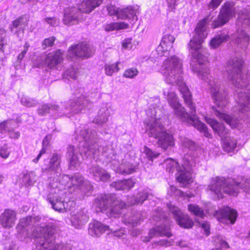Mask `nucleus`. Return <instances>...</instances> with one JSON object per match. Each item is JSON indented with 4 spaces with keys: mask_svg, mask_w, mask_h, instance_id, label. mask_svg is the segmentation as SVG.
Masks as SVG:
<instances>
[{
    "mask_svg": "<svg viewBox=\"0 0 250 250\" xmlns=\"http://www.w3.org/2000/svg\"><path fill=\"white\" fill-rule=\"evenodd\" d=\"M212 19L209 17L200 21L195 29L194 35L188 43V50L197 63L192 66L193 71L199 78L207 82L210 86V93L214 103L218 109L213 107V113L220 119L225 121L232 128L241 129V123L236 117H231L222 110L228 104L227 94L221 88L220 84L210 75L209 70L206 65L207 57L202 54V44L208 36L207 24Z\"/></svg>",
    "mask_w": 250,
    "mask_h": 250,
    "instance_id": "nucleus-1",
    "label": "nucleus"
},
{
    "mask_svg": "<svg viewBox=\"0 0 250 250\" xmlns=\"http://www.w3.org/2000/svg\"><path fill=\"white\" fill-rule=\"evenodd\" d=\"M60 156L57 153L51 157L45 171L50 175L49 178L56 179L59 183L55 186L51 185L52 188L48 196V200L54 209L58 211H64L70 209L73 202L69 200V197L65 196L67 194V189L73 188V190L81 188L86 196H89L92 190V186L89 181H84L83 177L79 173L73 176L63 175L61 178V170L59 167Z\"/></svg>",
    "mask_w": 250,
    "mask_h": 250,
    "instance_id": "nucleus-2",
    "label": "nucleus"
},
{
    "mask_svg": "<svg viewBox=\"0 0 250 250\" xmlns=\"http://www.w3.org/2000/svg\"><path fill=\"white\" fill-rule=\"evenodd\" d=\"M174 41L173 36L166 34L162 38L157 49L161 56H170L163 62L160 72L164 76L167 83L178 86L185 103L192 114L195 112V108L192 102L190 92L182 78V61L177 56L173 55L174 53L173 48Z\"/></svg>",
    "mask_w": 250,
    "mask_h": 250,
    "instance_id": "nucleus-3",
    "label": "nucleus"
},
{
    "mask_svg": "<svg viewBox=\"0 0 250 250\" xmlns=\"http://www.w3.org/2000/svg\"><path fill=\"white\" fill-rule=\"evenodd\" d=\"M243 61L238 57L230 59L227 64L226 71L231 83L240 91L236 92V108L239 117L250 118V75L248 73L241 72Z\"/></svg>",
    "mask_w": 250,
    "mask_h": 250,
    "instance_id": "nucleus-4",
    "label": "nucleus"
},
{
    "mask_svg": "<svg viewBox=\"0 0 250 250\" xmlns=\"http://www.w3.org/2000/svg\"><path fill=\"white\" fill-rule=\"evenodd\" d=\"M76 140L80 143L79 149L74 146H69L67 152V159L69 163V168L72 169H77L82 161L81 153L80 150L84 153L87 158H95V155H102L104 146H99L100 139L95 130L86 129L77 130L76 131Z\"/></svg>",
    "mask_w": 250,
    "mask_h": 250,
    "instance_id": "nucleus-5",
    "label": "nucleus"
},
{
    "mask_svg": "<svg viewBox=\"0 0 250 250\" xmlns=\"http://www.w3.org/2000/svg\"><path fill=\"white\" fill-rule=\"evenodd\" d=\"M158 109L154 108L148 109L146 114L149 119L145 122L146 131L148 136L157 140L159 147L164 150L171 148L174 145V139L173 135L167 132L163 125L162 119L157 117Z\"/></svg>",
    "mask_w": 250,
    "mask_h": 250,
    "instance_id": "nucleus-6",
    "label": "nucleus"
},
{
    "mask_svg": "<svg viewBox=\"0 0 250 250\" xmlns=\"http://www.w3.org/2000/svg\"><path fill=\"white\" fill-rule=\"evenodd\" d=\"M55 231L52 226L43 225L40 227L37 224L31 235L35 241V247L33 250H78L70 244H55L53 236Z\"/></svg>",
    "mask_w": 250,
    "mask_h": 250,
    "instance_id": "nucleus-7",
    "label": "nucleus"
},
{
    "mask_svg": "<svg viewBox=\"0 0 250 250\" xmlns=\"http://www.w3.org/2000/svg\"><path fill=\"white\" fill-rule=\"evenodd\" d=\"M163 94L169 105L173 109L175 114L182 121L193 125L207 138L211 137L205 125L201 122L195 115L190 116L179 103L178 97L171 87L165 88Z\"/></svg>",
    "mask_w": 250,
    "mask_h": 250,
    "instance_id": "nucleus-8",
    "label": "nucleus"
},
{
    "mask_svg": "<svg viewBox=\"0 0 250 250\" xmlns=\"http://www.w3.org/2000/svg\"><path fill=\"white\" fill-rule=\"evenodd\" d=\"M240 188L250 194V179L245 180L244 183L241 184L234 179L226 180L222 177H215L211 179L208 188L219 199L224 197V193L236 196Z\"/></svg>",
    "mask_w": 250,
    "mask_h": 250,
    "instance_id": "nucleus-9",
    "label": "nucleus"
},
{
    "mask_svg": "<svg viewBox=\"0 0 250 250\" xmlns=\"http://www.w3.org/2000/svg\"><path fill=\"white\" fill-rule=\"evenodd\" d=\"M240 188L250 194V179L245 180L244 183L241 184L234 179L226 180L222 177H215L211 179L208 188L219 199L224 197V193L236 196Z\"/></svg>",
    "mask_w": 250,
    "mask_h": 250,
    "instance_id": "nucleus-10",
    "label": "nucleus"
},
{
    "mask_svg": "<svg viewBox=\"0 0 250 250\" xmlns=\"http://www.w3.org/2000/svg\"><path fill=\"white\" fill-rule=\"evenodd\" d=\"M165 164L169 173H173L175 169H177L178 174L177 179L182 186H186L192 182V167L195 166V162L192 157L185 156L182 167H178V163L170 158L167 159Z\"/></svg>",
    "mask_w": 250,
    "mask_h": 250,
    "instance_id": "nucleus-11",
    "label": "nucleus"
},
{
    "mask_svg": "<svg viewBox=\"0 0 250 250\" xmlns=\"http://www.w3.org/2000/svg\"><path fill=\"white\" fill-rule=\"evenodd\" d=\"M103 0H83L78 7H69L64 10L63 22L66 25H73L83 20L82 13H89L99 6Z\"/></svg>",
    "mask_w": 250,
    "mask_h": 250,
    "instance_id": "nucleus-12",
    "label": "nucleus"
},
{
    "mask_svg": "<svg viewBox=\"0 0 250 250\" xmlns=\"http://www.w3.org/2000/svg\"><path fill=\"white\" fill-rule=\"evenodd\" d=\"M94 206L97 208L96 211H106L110 217H116L121 213L125 204L119 200L113 201L110 195H102L95 200Z\"/></svg>",
    "mask_w": 250,
    "mask_h": 250,
    "instance_id": "nucleus-13",
    "label": "nucleus"
},
{
    "mask_svg": "<svg viewBox=\"0 0 250 250\" xmlns=\"http://www.w3.org/2000/svg\"><path fill=\"white\" fill-rule=\"evenodd\" d=\"M206 122L210 125L214 132L218 134L223 140V148L228 153H234L236 150V141L233 138L228 137V131L224 125L210 117H205Z\"/></svg>",
    "mask_w": 250,
    "mask_h": 250,
    "instance_id": "nucleus-14",
    "label": "nucleus"
},
{
    "mask_svg": "<svg viewBox=\"0 0 250 250\" xmlns=\"http://www.w3.org/2000/svg\"><path fill=\"white\" fill-rule=\"evenodd\" d=\"M102 151V156L105 158L107 162H111L112 168L117 173L129 174L133 172L136 167L132 164L124 162H120L119 156L114 153V150L111 147L104 146Z\"/></svg>",
    "mask_w": 250,
    "mask_h": 250,
    "instance_id": "nucleus-15",
    "label": "nucleus"
},
{
    "mask_svg": "<svg viewBox=\"0 0 250 250\" xmlns=\"http://www.w3.org/2000/svg\"><path fill=\"white\" fill-rule=\"evenodd\" d=\"M41 219L39 216H28L21 219L16 228L18 239L27 243L30 240V230Z\"/></svg>",
    "mask_w": 250,
    "mask_h": 250,
    "instance_id": "nucleus-16",
    "label": "nucleus"
},
{
    "mask_svg": "<svg viewBox=\"0 0 250 250\" xmlns=\"http://www.w3.org/2000/svg\"><path fill=\"white\" fill-rule=\"evenodd\" d=\"M63 53L61 50H58L54 53H49L43 57H40L37 59L34 65L37 67H42L47 66L50 68H58L62 61Z\"/></svg>",
    "mask_w": 250,
    "mask_h": 250,
    "instance_id": "nucleus-17",
    "label": "nucleus"
},
{
    "mask_svg": "<svg viewBox=\"0 0 250 250\" xmlns=\"http://www.w3.org/2000/svg\"><path fill=\"white\" fill-rule=\"evenodd\" d=\"M93 53L94 49L92 46L82 42L69 47L67 57L72 60L78 58L85 59L90 57Z\"/></svg>",
    "mask_w": 250,
    "mask_h": 250,
    "instance_id": "nucleus-18",
    "label": "nucleus"
},
{
    "mask_svg": "<svg viewBox=\"0 0 250 250\" xmlns=\"http://www.w3.org/2000/svg\"><path fill=\"white\" fill-rule=\"evenodd\" d=\"M235 15V8L233 2L224 3L219 14L218 20L213 21L212 27L215 28L224 25Z\"/></svg>",
    "mask_w": 250,
    "mask_h": 250,
    "instance_id": "nucleus-19",
    "label": "nucleus"
},
{
    "mask_svg": "<svg viewBox=\"0 0 250 250\" xmlns=\"http://www.w3.org/2000/svg\"><path fill=\"white\" fill-rule=\"evenodd\" d=\"M214 215L218 221L226 225H233L237 218V211L229 207H224L216 211Z\"/></svg>",
    "mask_w": 250,
    "mask_h": 250,
    "instance_id": "nucleus-20",
    "label": "nucleus"
},
{
    "mask_svg": "<svg viewBox=\"0 0 250 250\" xmlns=\"http://www.w3.org/2000/svg\"><path fill=\"white\" fill-rule=\"evenodd\" d=\"M169 211L173 214L177 224L185 229H190L193 226V222L188 214H183L181 211L174 205L168 206Z\"/></svg>",
    "mask_w": 250,
    "mask_h": 250,
    "instance_id": "nucleus-21",
    "label": "nucleus"
},
{
    "mask_svg": "<svg viewBox=\"0 0 250 250\" xmlns=\"http://www.w3.org/2000/svg\"><path fill=\"white\" fill-rule=\"evenodd\" d=\"M107 9L109 15H116L118 19H134L136 16V11L131 6H129L126 8L119 10V9L114 5H111L108 6Z\"/></svg>",
    "mask_w": 250,
    "mask_h": 250,
    "instance_id": "nucleus-22",
    "label": "nucleus"
},
{
    "mask_svg": "<svg viewBox=\"0 0 250 250\" xmlns=\"http://www.w3.org/2000/svg\"><path fill=\"white\" fill-rule=\"evenodd\" d=\"M68 108V107H66L62 104H61V106H59L56 104L50 106L44 104L39 107L38 112L39 114L41 116L45 115L48 113H53L56 112L58 113L59 115L62 116L67 114Z\"/></svg>",
    "mask_w": 250,
    "mask_h": 250,
    "instance_id": "nucleus-23",
    "label": "nucleus"
},
{
    "mask_svg": "<svg viewBox=\"0 0 250 250\" xmlns=\"http://www.w3.org/2000/svg\"><path fill=\"white\" fill-rule=\"evenodd\" d=\"M110 227L98 221H94L89 226V234L93 237H100L103 233L110 234Z\"/></svg>",
    "mask_w": 250,
    "mask_h": 250,
    "instance_id": "nucleus-24",
    "label": "nucleus"
},
{
    "mask_svg": "<svg viewBox=\"0 0 250 250\" xmlns=\"http://www.w3.org/2000/svg\"><path fill=\"white\" fill-rule=\"evenodd\" d=\"M89 173L95 180L98 182H106L110 177L109 174L105 169L97 165H93L89 168Z\"/></svg>",
    "mask_w": 250,
    "mask_h": 250,
    "instance_id": "nucleus-25",
    "label": "nucleus"
},
{
    "mask_svg": "<svg viewBox=\"0 0 250 250\" xmlns=\"http://www.w3.org/2000/svg\"><path fill=\"white\" fill-rule=\"evenodd\" d=\"M92 107V103L83 96L78 97L75 103H70V110L74 113H78L83 109H90Z\"/></svg>",
    "mask_w": 250,
    "mask_h": 250,
    "instance_id": "nucleus-26",
    "label": "nucleus"
},
{
    "mask_svg": "<svg viewBox=\"0 0 250 250\" xmlns=\"http://www.w3.org/2000/svg\"><path fill=\"white\" fill-rule=\"evenodd\" d=\"M16 212L11 209H5L0 216V223L5 228L12 227L16 221Z\"/></svg>",
    "mask_w": 250,
    "mask_h": 250,
    "instance_id": "nucleus-27",
    "label": "nucleus"
},
{
    "mask_svg": "<svg viewBox=\"0 0 250 250\" xmlns=\"http://www.w3.org/2000/svg\"><path fill=\"white\" fill-rule=\"evenodd\" d=\"M169 225H164L156 227L150 230L148 238H142L144 242H148L154 236H166L167 237H170L171 233L169 231Z\"/></svg>",
    "mask_w": 250,
    "mask_h": 250,
    "instance_id": "nucleus-28",
    "label": "nucleus"
},
{
    "mask_svg": "<svg viewBox=\"0 0 250 250\" xmlns=\"http://www.w3.org/2000/svg\"><path fill=\"white\" fill-rule=\"evenodd\" d=\"M110 105L107 103L102 104L99 110L98 115L93 119V122L102 125L106 123L110 115Z\"/></svg>",
    "mask_w": 250,
    "mask_h": 250,
    "instance_id": "nucleus-29",
    "label": "nucleus"
},
{
    "mask_svg": "<svg viewBox=\"0 0 250 250\" xmlns=\"http://www.w3.org/2000/svg\"><path fill=\"white\" fill-rule=\"evenodd\" d=\"M17 126V124L13 120H8L0 124V131L1 132H8V135L11 138L18 139L20 134L18 131L13 130L14 127Z\"/></svg>",
    "mask_w": 250,
    "mask_h": 250,
    "instance_id": "nucleus-30",
    "label": "nucleus"
},
{
    "mask_svg": "<svg viewBox=\"0 0 250 250\" xmlns=\"http://www.w3.org/2000/svg\"><path fill=\"white\" fill-rule=\"evenodd\" d=\"M88 219V216L83 211H81L72 215L71 222L72 225L75 228L81 229L87 222Z\"/></svg>",
    "mask_w": 250,
    "mask_h": 250,
    "instance_id": "nucleus-31",
    "label": "nucleus"
},
{
    "mask_svg": "<svg viewBox=\"0 0 250 250\" xmlns=\"http://www.w3.org/2000/svg\"><path fill=\"white\" fill-rule=\"evenodd\" d=\"M134 183L131 179H128L113 182L110 186L116 190H128L134 187Z\"/></svg>",
    "mask_w": 250,
    "mask_h": 250,
    "instance_id": "nucleus-32",
    "label": "nucleus"
},
{
    "mask_svg": "<svg viewBox=\"0 0 250 250\" xmlns=\"http://www.w3.org/2000/svg\"><path fill=\"white\" fill-rule=\"evenodd\" d=\"M129 25L125 22H112L106 24L104 26V29L107 32L114 30H119L128 28Z\"/></svg>",
    "mask_w": 250,
    "mask_h": 250,
    "instance_id": "nucleus-33",
    "label": "nucleus"
},
{
    "mask_svg": "<svg viewBox=\"0 0 250 250\" xmlns=\"http://www.w3.org/2000/svg\"><path fill=\"white\" fill-rule=\"evenodd\" d=\"M236 42L240 45V47H246L249 44V37L247 33L243 30L240 31L238 30L237 33V39L235 40Z\"/></svg>",
    "mask_w": 250,
    "mask_h": 250,
    "instance_id": "nucleus-34",
    "label": "nucleus"
},
{
    "mask_svg": "<svg viewBox=\"0 0 250 250\" xmlns=\"http://www.w3.org/2000/svg\"><path fill=\"white\" fill-rule=\"evenodd\" d=\"M159 154V153L152 150L146 146H144L141 149V157L146 158L149 161H153Z\"/></svg>",
    "mask_w": 250,
    "mask_h": 250,
    "instance_id": "nucleus-35",
    "label": "nucleus"
},
{
    "mask_svg": "<svg viewBox=\"0 0 250 250\" xmlns=\"http://www.w3.org/2000/svg\"><path fill=\"white\" fill-rule=\"evenodd\" d=\"M148 197L146 191H144L138 194L136 197H131L127 200V203L130 205L135 204H142L146 200Z\"/></svg>",
    "mask_w": 250,
    "mask_h": 250,
    "instance_id": "nucleus-36",
    "label": "nucleus"
},
{
    "mask_svg": "<svg viewBox=\"0 0 250 250\" xmlns=\"http://www.w3.org/2000/svg\"><path fill=\"white\" fill-rule=\"evenodd\" d=\"M120 64V62L119 61L112 63H106L104 66L105 74L107 76H111L114 73L118 72L120 69L119 67Z\"/></svg>",
    "mask_w": 250,
    "mask_h": 250,
    "instance_id": "nucleus-37",
    "label": "nucleus"
},
{
    "mask_svg": "<svg viewBox=\"0 0 250 250\" xmlns=\"http://www.w3.org/2000/svg\"><path fill=\"white\" fill-rule=\"evenodd\" d=\"M52 139V136L51 135H47L42 141V148L40 151L39 154L38 155L37 157L33 160V162L35 163L38 162L39 159L41 156L45 154L47 150L48 147L49 146L50 141Z\"/></svg>",
    "mask_w": 250,
    "mask_h": 250,
    "instance_id": "nucleus-38",
    "label": "nucleus"
},
{
    "mask_svg": "<svg viewBox=\"0 0 250 250\" xmlns=\"http://www.w3.org/2000/svg\"><path fill=\"white\" fill-rule=\"evenodd\" d=\"M228 38L229 36L224 33L217 35L210 41L209 45L211 48H216Z\"/></svg>",
    "mask_w": 250,
    "mask_h": 250,
    "instance_id": "nucleus-39",
    "label": "nucleus"
},
{
    "mask_svg": "<svg viewBox=\"0 0 250 250\" xmlns=\"http://www.w3.org/2000/svg\"><path fill=\"white\" fill-rule=\"evenodd\" d=\"M188 209L192 214L201 218H204L205 215L203 209L197 205L193 204L188 205Z\"/></svg>",
    "mask_w": 250,
    "mask_h": 250,
    "instance_id": "nucleus-40",
    "label": "nucleus"
},
{
    "mask_svg": "<svg viewBox=\"0 0 250 250\" xmlns=\"http://www.w3.org/2000/svg\"><path fill=\"white\" fill-rule=\"evenodd\" d=\"M141 221L142 219L139 214L133 215L128 219L125 217L123 220L125 224L131 225L132 227H136L140 225Z\"/></svg>",
    "mask_w": 250,
    "mask_h": 250,
    "instance_id": "nucleus-41",
    "label": "nucleus"
},
{
    "mask_svg": "<svg viewBox=\"0 0 250 250\" xmlns=\"http://www.w3.org/2000/svg\"><path fill=\"white\" fill-rule=\"evenodd\" d=\"M241 24L242 26H245L247 25H250V14L247 12H244L240 14L238 13V19L237 21V24Z\"/></svg>",
    "mask_w": 250,
    "mask_h": 250,
    "instance_id": "nucleus-42",
    "label": "nucleus"
},
{
    "mask_svg": "<svg viewBox=\"0 0 250 250\" xmlns=\"http://www.w3.org/2000/svg\"><path fill=\"white\" fill-rule=\"evenodd\" d=\"M28 21V19L26 17H21L13 21L12 24L10 26L9 29L12 32H14V29L18 28L19 26L25 24Z\"/></svg>",
    "mask_w": 250,
    "mask_h": 250,
    "instance_id": "nucleus-43",
    "label": "nucleus"
},
{
    "mask_svg": "<svg viewBox=\"0 0 250 250\" xmlns=\"http://www.w3.org/2000/svg\"><path fill=\"white\" fill-rule=\"evenodd\" d=\"M168 194L169 196H181L185 197H190L191 195L190 194L186 193L185 194L182 191L176 188V187L174 186H170L169 189L168 190Z\"/></svg>",
    "mask_w": 250,
    "mask_h": 250,
    "instance_id": "nucleus-44",
    "label": "nucleus"
},
{
    "mask_svg": "<svg viewBox=\"0 0 250 250\" xmlns=\"http://www.w3.org/2000/svg\"><path fill=\"white\" fill-rule=\"evenodd\" d=\"M78 75V71L74 68L66 71L63 74V78L70 80H76Z\"/></svg>",
    "mask_w": 250,
    "mask_h": 250,
    "instance_id": "nucleus-45",
    "label": "nucleus"
},
{
    "mask_svg": "<svg viewBox=\"0 0 250 250\" xmlns=\"http://www.w3.org/2000/svg\"><path fill=\"white\" fill-rule=\"evenodd\" d=\"M21 102L23 105L27 107L34 106L37 104V103L34 100L25 96L21 98Z\"/></svg>",
    "mask_w": 250,
    "mask_h": 250,
    "instance_id": "nucleus-46",
    "label": "nucleus"
},
{
    "mask_svg": "<svg viewBox=\"0 0 250 250\" xmlns=\"http://www.w3.org/2000/svg\"><path fill=\"white\" fill-rule=\"evenodd\" d=\"M181 144L184 148L190 150H193L195 147L194 143L187 138H181Z\"/></svg>",
    "mask_w": 250,
    "mask_h": 250,
    "instance_id": "nucleus-47",
    "label": "nucleus"
},
{
    "mask_svg": "<svg viewBox=\"0 0 250 250\" xmlns=\"http://www.w3.org/2000/svg\"><path fill=\"white\" fill-rule=\"evenodd\" d=\"M5 31L2 28H0V51L4 52L7 43L4 40Z\"/></svg>",
    "mask_w": 250,
    "mask_h": 250,
    "instance_id": "nucleus-48",
    "label": "nucleus"
},
{
    "mask_svg": "<svg viewBox=\"0 0 250 250\" xmlns=\"http://www.w3.org/2000/svg\"><path fill=\"white\" fill-rule=\"evenodd\" d=\"M138 74V71L136 68L132 67L126 69L123 76L125 78H133Z\"/></svg>",
    "mask_w": 250,
    "mask_h": 250,
    "instance_id": "nucleus-49",
    "label": "nucleus"
},
{
    "mask_svg": "<svg viewBox=\"0 0 250 250\" xmlns=\"http://www.w3.org/2000/svg\"><path fill=\"white\" fill-rule=\"evenodd\" d=\"M34 173L33 172H27L24 174L23 182L28 185L31 184L32 181L33 180V176Z\"/></svg>",
    "mask_w": 250,
    "mask_h": 250,
    "instance_id": "nucleus-50",
    "label": "nucleus"
},
{
    "mask_svg": "<svg viewBox=\"0 0 250 250\" xmlns=\"http://www.w3.org/2000/svg\"><path fill=\"white\" fill-rule=\"evenodd\" d=\"M132 47L131 38H126L122 42V48L123 49L130 50L132 48Z\"/></svg>",
    "mask_w": 250,
    "mask_h": 250,
    "instance_id": "nucleus-51",
    "label": "nucleus"
},
{
    "mask_svg": "<svg viewBox=\"0 0 250 250\" xmlns=\"http://www.w3.org/2000/svg\"><path fill=\"white\" fill-rule=\"evenodd\" d=\"M110 229L112 230L110 234H113L114 236L121 238L126 234V231L124 229H120L118 230V229H114L112 228H110Z\"/></svg>",
    "mask_w": 250,
    "mask_h": 250,
    "instance_id": "nucleus-52",
    "label": "nucleus"
},
{
    "mask_svg": "<svg viewBox=\"0 0 250 250\" xmlns=\"http://www.w3.org/2000/svg\"><path fill=\"white\" fill-rule=\"evenodd\" d=\"M55 38L54 37H50L48 39H46L43 42V47L45 49L47 47L52 46L54 44Z\"/></svg>",
    "mask_w": 250,
    "mask_h": 250,
    "instance_id": "nucleus-53",
    "label": "nucleus"
},
{
    "mask_svg": "<svg viewBox=\"0 0 250 250\" xmlns=\"http://www.w3.org/2000/svg\"><path fill=\"white\" fill-rule=\"evenodd\" d=\"M200 227L203 229L207 236H208L210 233V226L207 222L202 221L199 223Z\"/></svg>",
    "mask_w": 250,
    "mask_h": 250,
    "instance_id": "nucleus-54",
    "label": "nucleus"
},
{
    "mask_svg": "<svg viewBox=\"0 0 250 250\" xmlns=\"http://www.w3.org/2000/svg\"><path fill=\"white\" fill-rule=\"evenodd\" d=\"M9 155V151L7 146H2L0 149V156L4 159H6Z\"/></svg>",
    "mask_w": 250,
    "mask_h": 250,
    "instance_id": "nucleus-55",
    "label": "nucleus"
},
{
    "mask_svg": "<svg viewBox=\"0 0 250 250\" xmlns=\"http://www.w3.org/2000/svg\"><path fill=\"white\" fill-rule=\"evenodd\" d=\"M45 21L52 26H57L59 24V20L56 18H46Z\"/></svg>",
    "mask_w": 250,
    "mask_h": 250,
    "instance_id": "nucleus-56",
    "label": "nucleus"
},
{
    "mask_svg": "<svg viewBox=\"0 0 250 250\" xmlns=\"http://www.w3.org/2000/svg\"><path fill=\"white\" fill-rule=\"evenodd\" d=\"M222 0H211L208 3V6L209 9H215L220 4Z\"/></svg>",
    "mask_w": 250,
    "mask_h": 250,
    "instance_id": "nucleus-57",
    "label": "nucleus"
},
{
    "mask_svg": "<svg viewBox=\"0 0 250 250\" xmlns=\"http://www.w3.org/2000/svg\"><path fill=\"white\" fill-rule=\"evenodd\" d=\"M179 0H166L167 5L171 9H174Z\"/></svg>",
    "mask_w": 250,
    "mask_h": 250,
    "instance_id": "nucleus-58",
    "label": "nucleus"
},
{
    "mask_svg": "<svg viewBox=\"0 0 250 250\" xmlns=\"http://www.w3.org/2000/svg\"><path fill=\"white\" fill-rule=\"evenodd\" d=\"M177 245L179 246L181 248H189V243L186 241L180 240L177 243Z\"/></svg>",
    "mask_w": 250,
    "mask_h": 250,
    "instance_id": "nucleus-59",
    "label": "nucleus"
},
{
    "mask_svg": "<svg viewBox=\"0 0 250 250\" xmlns=\"http://www.w3.org/2000/svg\"><path fill=\"white\" fill-rule=\"evenodd\" d=\"M158 244L165 247L170 246L172 245L170 241H167V240H163L162 241H160L158 243Z\"/></svg>",
    "mask_w": 250,
    "mask_h": 250,
    "instance_id": "nucleus-60",
    "label": "nucleus"
},
{
    "mask_svg": "<svg viewBox=\"0 0 250 250\" xmlns=\"http://www.w3.org/2000/svg\"><path fill=\"white\" fill-rule=\"evenodd\" d=\"M5 250H18V248L15 243H12L5 247Z\"/></svg>",
    "mask_w": 250,
    "mask_h": 250,
    "instance_id": "nucleus-61",
    "label": "nucleus"
},
{
    "mask_svg": "<svg viewBox=\"0 0 250 250\" xmlns=\"http://www.w3.org/2000/svg\"><path fill=\"white\" fill-rule=\"evenodd\" d=\"M21 3H26L27 2H29L31 4H36L38 2V0H20Z\"/></svg>",
    "mask_w": 250,
    "mask_h": 250,
    "instance_id": "nucleus-62",
    "label": "nucleus"
},
{
    "mask_svg": "<svg viewBox=\"0 0 250 250\" xmlns=\"http://www.w3.org/2000/svg\"><path fill=\"white\" fill-rule=\"evenodd\" d=\"M27 53V51L26 50H23L21 52V53H20L18 57V60L21 61L23 59V58H24L25 55L26 54V53Z\"/></svg>",
    "mask_w": 250,
    "mask_h": 250,
    "instance_id": "nucleus-63",
    "label": "nucleus"
},
{
    "mask_svg": "<svg viewBox=\"0 0 250 250\" xmlns=\"http://www.w3.org/2000/svg\"><path fill=\"white\" fill-rule=\"evenodd\" d=\"M139 234H140V230L136 229H134L131 232V234L134 236H137Z\"/></svg>",
    "mask_w": 250,
    "mask_h": 250,
    "instance_id": "nucleus-64",
    "label": "nucleus"
}]
</instances>
